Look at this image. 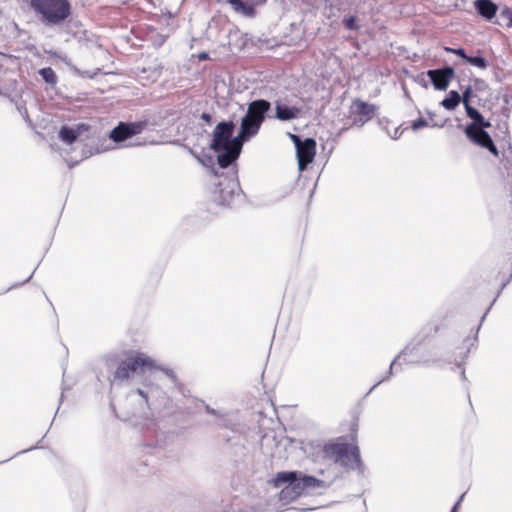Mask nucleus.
I'll return each instance as SVG.
<instances>
[{"label": "nucleus", "instance_id": "obj_4", "mask_svg": "<svg viewBox=\"0 0 512 512\" xmlns=\"http://www.w3.org/2000/svg\"><path fill=\"white\" fill-rule=\"evenodd\" d=\"M323 456L327 460L347 469L355 470L361 468L359 448L341 439L327 443L323 447Z\"/></svg>", "mask_w": 512, "mask_h": 512}, {"label": "nucleus", "instance_id": "obj_13", "mask_svg": "<svg viewBox=\"0 0 512 512\" xmlns=\"http://www.w3.org/2000/svg\"><path fill=\"white\" fill-rule=\"evenodd\" d=\"M455 71L452 67H444L442 69L428 70L427 75L433 86L437 90H446L451 79L454 77Z\"/></svg>", "mask_w": 512, "mask_h": 512}, {"label": "nucleus", "instance_id": "obj_36", "mask_svg": "<svg viewBox=\"0 0 512 512\" xmlns=\"http://www.w3.org/2000/svg\"><path fill=\"white\" fill-rule=\"evenodd\" d=\"M190 152L202 165H205L206 160H204L201 157L197 156L192 150Z\"/></svg>", "mask_w": 512, "mask_h": 512}, {"label": "nucleus", "instance_id": "obj_14", "mask_svg": "<svg viewBox=\"0 0 512 512\" xmlns=\"http://www.w3.org/2000/svg\"><path fill=\"white\" fill-rule=\"evenodd\" d=\"M228 3L232 6L235 12L246 16V17H254L255 16V8L259 5H262L266 2V0H227Z\"/></svg>", "mask_w": 512, "mask_h": 512}, {"label": "nucleus", "instance_id": "obj_30", "mask_svg": "<svg viewBox=\"0 0 512 512\" xmlns=\"http://www.w3.org/2000/svg\"><path fill=\"white\" fill-rule=\"evenodd\" d=\"M354 23H355V18L354 17H350L349 19L346 20L345 26L348 29H353L355 27Z\"/></svg>", "mask_w": 512, "mask_h": 512}, {"label": "nucleus", "instance_id": "obj_33", "mask_svg": "<svg viewBox=\"0 0 512 512\" xmlns=\"http://www.w3.org/2000/svg\"><path fill=\"white\" fill-rule=\"evenodd\" d=\"M393 139H398L401 136V132L399 128H395L394 133L390 135Z\"/></svg>", "mask_w": 512, "mask_h": 512}, {"label": "nucleus", "instance_id": "obj_26", "mask_svg": "<svg viewBox=\"0 0 512 512\" xmlns=\"http://www.w3.org/2000/svg\"><path fill=\"white\" fill-rule=\"evenodd\" d=\"M499 18L507 27L512 26V10L508 7H505L501 10Z\"/></svg>", "mask_w": 512, "mask_h": 512}, {"label": "nucleus", "instance_id": "obj_9", "mask_svg": "<svg viewBox=\"0 0 512 512\" xmlns=\"http://www.w3.org/2000/svg\"><path fill=\"white\" fill-rule=\"evenodd\" d=\"M239 184L233 178H225L223 181H219L215 184V188L212 192L213 201L218 205L229 206L235 196L239 195Z\"/></svg>", "mask_w": 512, "mask_h": 512}, {"label": "nucleus", "instance_id": "obj_6", "mask_svg": "<svg viewBox=\"0 0 512 512\" xmlns=\"http://www.w3.org/2000/svg\"><path fill=\"white\" fill-rule=\"evenodd\" d=\"M270 107V102L264 99L252 101L248 105L239 131V138H242L243 142L257 135Z\"/></svg>", "mask_w": 512, "mask_h": 512}, {"label": "nucleus", "instance_id": "obj_21", "mask_svg": "<svg viewBox=\"0 0 512 512\" xmlns=\"http://www.w3.org/2000/svg\"><path fill=\"white\" fill-rule=\"evenodd\" d=\"M461 96L457 91H450L448 96L443 99L441 105L447 110H454L461 102Z\"/></svg>", "mask_w": 512, "mask_h": 512}, {"label": "nucleus", "instance_id": "obj_29", "mask_svg": "<svg viewBox=\"0 0 512 512\" xmlns=\"http://www.w3.org/2000/svg\"><path fill=\"white\" fill-rule=\"evenodd\" d=\"M445 50H446V51H449V52H452V53H454V54H456V55L460 56L461 58H463V59H465V60L468 58V56H467V55H466V53H465V50H464V49H462V48L453 49V48L446 47V48H445Z\"/></svg>", "mask_w": 512, "mask_h": 512}, {"label": "nucleus", "instance_id": "obj_7", "mask_svg": "<svg viewBox=\"0 0 512 512\" xmlns=\"http://www.w3.org/2000/svg\"><path fill=\"white\" fill-rule=\"evenodd\" d=\"M156 371L163 372L172 381L176 380L172 369L162 366L157 360L144 352L130 351V378L138 375L145 381H148Z\"/></svg>", "mask_w": 512, "mask_h": 512}, {"label": "nucleus", "instance_id": "obj_25", "mask_svg": "<svg viewBox=\"0 0 512 512\" xmlns=\"http://www.w3.org/2000/svg\"><path fill=\"white\" fill-rule=\"evenodd\" d=\"M147 38L154 46L157 47L161 46L165 42V37L154 30L148 33Z\"/></svg>", "mask_w": 512, "mask_h": 512}, {"label": "nucleus", "instance_id": "obj_17", "mask_svg": "<svg viewBox=\"0 0 512 512\" xmlns=\"http://www.w3.org/2000/svg\"><path fill=\"white\" fill-rule=\"evenodd\" d=\"M415 350H416L415 347L407 346L401 352V354L398 355V357L391 363V365H390V374L393 373V370L397 366V360L400 359V358H403L407 363H411V364H428L429 363L428 359H425L423 357H421V358L416 357L415 356L416 353H414Z\"/></svg>", "mask_w": 512, "mask_h": 512}, {"label": "nucleus", "instance_id": "obj_32", "mask_svg": "<svg viewBox=\"0 0 512 512\" xmlns=\"http://www.w3.org/2000/svg\"><path fill=\"white\" fill-rule=\"evenodd\" d=\"M201 119L205 122L209 123L211 121V115L208 113H202Z\"/></svg>", "mask_w": 512, "mask_h": 512}, {"label": "nucleus", "instance_id": "obj_1", "mask_svg": "<svg viewBox=\"0 0 512 512\" xmlns=\"http://www.w3.org/2000/svg\"><path fill=\"white\" fill-rule=\"evenodd\" d=\"M235 125L232 121L220 122L213 131L211 149L217 153V162L221 168H227L239 157L243 140L232 137Z\"/></svg>", "mask_w": 512, "mask_h": 512}, {"label": "nucleus", "instance_id": "obj_10", "mask_svg": "<svg viewBox=\"0 0 512 512\" xmlns=\"http://www.w3.org/2000/svg\"><path fill=\"white\" fill-rule=\"evenodd\" d=\"M291 138L296 147L298 169L300 172L304 171L308 164H310L316 154V142L312 138H306L304 141L297 135L291 134Z\"/></svg>", "mask_w": 512, "mask_h": 512}, {"label": "nucleus", "instance_id": "obj_18", "mask_svg": "<svg viewBox=\"0 0 512 512\" xmlns=\"http://www.w3.org/2000/svg\"><path fill=\"white\" fill-rule=\"evenodd\" d=\"M475 8L477 12L486 20H492L498 10L497 5L491 0H476Z\"/></svg>", "mask_w": 512, "mask_h": 512}, {"label": "nucleus", "instance_id": "obj_16", "mask_svg": "<svg viewBox=\"0 0 512 512\" xmlns=\"http://www.w3.org/2000/svg\"><path fill=\"white\" fill-rule=\"evenodd\" d=\"M89 126L86 124H79L75 128L62 126L59 130L58 136L61 141L66 144H72L75 142L84 131H87Z\"/></svg>", "mask_w": 512, "mask_h": 512}, {"label": "nucleus", "instance_id": "obj_8", "mask_svg": "<svg viewBox=\"0 0 512 512\" xmlns=\"http://www.w3.org/2000/svg\"><path fill=\"white\" fill-rule=\"evenodd\" d=\"M103 363L111 386L122 384L128 379V351L125 348L108 353Z\"/></svg>", "mask_w": 512, "mask_h": 512}, {"label": "nucleus", "instance_id": "obj_22", "mask_svg": "<svg viewBox=\"0 0 512 512\" xmlns=\"http://www.w3.org/2000/svg\"><path fill=\"white\" fill-rule=\"evenodd\" d=\"M461 100L463 102L464 105L467 104H480V101H481V97L474 92L473 90V87L468 86L466 87V89L464 90L463 92V95L461 97Z\"/></svg>", "mask_w": 512, "mask_h": 512}, {"label": "nucleus", "instance_id": "obj_28", "mask_svg": "<svg viewBox=\"0 0 512 512\" xmlns=\"http://www.w3.org/2000/svg\"><path fill=\"white\" fill-rule=\"evenodd\" d=\"M427 125H428V122L425 119L419 118L412 122L411 127L414 131H417L423 127H426Z\"/></svg>", "mask_w": 512, "mask_h": 512}, {"label": "nucleus", "instance_id": "obj_27", "mask_svg": "<svg viewBox=\"0 0 512 512\" xmlns=\"http://www.w3.org/2000/svg\"><path fill=\"white\" fill-rule=\"evenodd\" d=\"M473 87V90L475 93H477L479 96L480 94H483L487 91L488 86L483 80L476 79L473 84L471 85Z\"/></svg>", "mask_w": 512, "mask_h": 512}, {"label": "nucleus", "instance_id": "obj_15", "mask_svg": "<svg viewBox=\"0 0 512 512\" xmlns=\"http://www.w3.org/2000/svg\"><path fill=\"white\" fill-rule=\"evenodd\" d=\"M129 131H130V146L142 145V144H148V143L149 144L156 143L154 137H152L150 134L148 136H145L143 138V141H137L136 139L133 140V138L138 134H141L146 131L149 133L153 132V129L149 128V124L146 121L130 123Z\"/></svg>", "mask_w": 512, "mask_h": 512}, {"label": "nucleus", "instance_id": "obj_12", "mask_svg": "<svg viewBox=\"0 0 512 512\" xmlns=\"http://www.w3.org/2000/svg\"><path fill=\"white\" fill-rule=\"evenodd\" d=\"M162 74V65L158 59H148L136 67V76L143 85L155 82Z\"/></svg>", "mask_w": 512, "mask_h": 512}, {"label": "nucleus", "instance_id": "obj_24", "mask_svg": "<svg viewBox=\"0 0 512 512\" xmlns=\"http://www.w3.org/2000/svg\"><path fill=\"white\" fill-rule=\"evenodd\" d=\"M466 62L471 64L472 66L485 69L487 67V61L480 56H468Z\"/></svg>", "mask_w": 512, "mask_h": 512}, {"label": "nucleus", "instance_id": "obj_37", "mask_svg": "<svg viewBox=\"0 0 512 512\" xmlns=\"http://www.w3.org/2000/svg\"><path fill=\"white\" fill-rule=\"evenodd\" d=\"M207 411H208L209 413H213V414L215 413V412H214V410H211L209 407H207Z\"/></svg>", "mask_w": 512, "mask_h": 512}, {"label": "nucleus", "instance_id": "obj_19", "mask_svg": "<svg viewBox=\"0 0 512 512\" xmlns=\"http://www.w3.org/2000/svg\"><path fill=\"white\" fill-rule=\"evenodd\" d=\"M276 118L281 121H289L298 117L301 109L295 106L277 104L275 107Z\"/></svg>", "mask_w": 512, "mask_h": 512}, {"label": "nucleus", "instance_id": "obj_2", "mask_svg": "<svg viewBox=\"0 0 512 512\" xmlns=\"http://www.w3.org/2000/svg\"><path fill=\"white\" fill-rule=\"evenodd\" d=\"M271 483L282 487L279 498L281 500H293L303 493L312 494L324 490L328 484L312 476L297 477L296 472H279Z\"/></svg>", "mask_w": 512, "mask_h": 512}, {"label": "nucleus", "instance_id": "obj_23", "mask_svg": "<svg viewBox=\"0 0 512 512\" xmlns=\"http://www.w3.org/2000/svg\"><path fill=\"white\" fill-rule=\"evenodd\" d=\"M39 75L49 85H55L57 83V76L54 70L50 67L40 69Z\"/></svg>", "mask_w": 512, "mask_h": 512}, {"label": "nucleus", "instance_id": "obj_31", "mask_svg": "<svg viewBox=\"0 0 512 512\" xmlns=\"http://www.w3.org/2000/svg\"><path fill=\"white\" fill-rule=\"evenodd\" d=\"M137 394L141 396L147 402V393L142 389L136 390Z\"/></svg>", "mask_w": 512, "mask_h": 512}, {"label": "nucleus", "instance_id": "obj_5", "mask_svg": "<svg viewBox=\"0 0 512 512\" xmlns=\"http://www.w3.org/2000/svg\"><path fill=\"white\" fill-rule=\"evenodd\" d=\"M464 107L467 116L473 120V122L469 124L465 129V133L469 140L483 148L488 149L491 153L497 156V148L494 145L490 135L484 130L485 128L490 127V122L484 119L478 110L473 107V104L469 105L466 103Z\"/></svg>", "mask_w": 512, "mask_h": 512}, {"label": "nucleus", "instance_id": "obj_20", "mask_svg": "<svg viewBox=\"0 0 512 512\" xmlns=\"http://www.w3.org/2000/svg\"><path fill=\"white\" fill-rule=\"evenodd\" d=\"M109 138L115 143H120L128 138V122H120L109 133Z\"/></svg>", "mask_w": 512, "mask_h": 512}, {"label": "nucleus", "instance_id": "obj_34", "mask_svg": "<svg viewBox=\"0 0 512 512\" xmlns=\"http://www.w3.org/2000/svg\"><path fill=\"white\" fill-rule=\"evenodd\" d=\"M208 58H209V54L206 52H202V53L198 54V59L201 61L206 60Z\"/></svg>", "mask_w": 512, "mask_h": 512}, {"label": "nucleus", "instance_id": "obj_35", "mask_svg": "<svg viewBox=\"0 0 512 512\" xmlns=\"http://www.w3.org/2000/svg\"><path fill=\"white\" fill-rule=\"evenodd\" d=\"M463 496H464V495H462V496L460 497V499L455 503V505L453 506V508H452L451 512H457V509H458V507H459V505H460V502H461V500H462Z\"/></svg>", "mask_w": 512, "mask_h": 512}, {"label": "nucleus", "instance_id": "obj_11", "mask_svg": "<svg viewBox=\"0 0 512 512\" xmlns=\"http://www.w3.org/2000/svg\"><path fill=\"white\" fill-rule=\"evenodd\" d=\"M376 112V107L361 100H355L350 106L352 125L361 127L370 121Z\"/></svg>", "mask_w": 512, "mask_h": 512}, {"label": "nucleus", "instance_id": "obj_3", "mask_svg": "<svg viewBox=\"0 0 512 512\" xmlns=\"http://www.w3.org/2000/svg\"><path fill=\"white\" fill-rule=\"evenodd\" d=\"M30 5L47 27L62 24L71 13L68 0H30Z\"/></svg>", "mask_w": 512, "mask_h": 512}]
</instances>
